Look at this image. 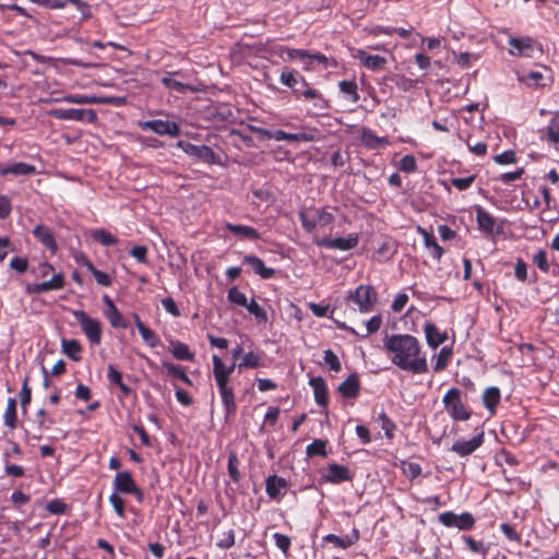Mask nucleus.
<instances>
[{
  "label": "nucleus",
  "mask_w": 559,
  "mask_h": 559,
  "mask_svg": "<svg viewBox=\"0 0 559 559\" xmlns=\"http://www.w3.org/2000/svg\"><path fill=\"white\" fill-rule=\"evenodd\" d=\"M383 347L390 361L399 369L423 374L428 372L429 365L420 341L412 334H391L383 338Z\"/></svg>",
  "instance_id": "1"
},
{
  "label": "nucleus",
  "mask_w": 559,
  "mask_h": 559,
  "mask_svg": "<svg viewBox=\"0 0 559 559\" xmlns=\"http://www.w3.org/2000/svg\"><path fill=\"white\" fill-rule=\"evenodd\" d=\"M212 362L213 376L216 381L226 415L233 414L236 412L237 405L234 390L228 385L229 376L226 374L224 370V362L217 355L212 356Z\"/></svg>",
  "instance_id": "2"
},
{
  "label": "nucleus",
  "mask_w": 559,
  "mask_h": 559,
  "mask_svg": "<svg viewBox=\"0 0 559 559\" xmlns=\"http://www.w3.org/2000/svg\"><path fill=\"white\" fill-rule=\"evenodd\" d=\"M442 404L448 415L455 421H466L472 412L463 402V393L457 388L449 389L442 397Z\"/></svg>",
  "instance_id": "3"
},
{
  "label": "nucleus",
  "mask_w": 559,
  "mask_h": 559,
  "mask_svg": "<svg viewBox=\"0 0 559 559\" xmlns=\"http://www.w3.org/2000/svg\"><path fill=\"white\" fill-rule=\"evenodd\" d=\"M378 300V294L374 287L370 285H359L354 290L348 292L346 296L347 304H353L359 312L368 313L373 310Z\"/></svg>",
  "instance_id": "4"
},
{
  "label": "nucleus",
  "mask_w": 559,
  "mask_h": 559,
  "mask_svg": "<svg viewBox=\"0 0 559 559\" xmlns=\"http://www.w3.org/2000/svg\"><path fill=\"white\" fill-rule=\"evenodd\" d=\"M71 313L80 324V328L88 342L92 345H99L103 336L102 322L98 319L90 317L83 310L74 309Z\"/></svg>",
  "instance_id": "5"
},
{
  "label": "nucleus",
  "mask_w": 559,
  "mask_h": 559,
  "mask_svg": "<svg viewBox=\"0 0 559 559\" xmlns=\"http://www.w3.org/2000/svg\"><path fill=\"white\" fill-rule=\"evenodd\" d=\"M177 146L192 157H197L206 164H219V156L206 145H195L187 141H179Z\"/></svg>",
  "instance_id": "6"
},
{
  "label": "nucleus",
  "mask_w": 559,
  "mask_h": 559,
  "mask_svg": "<svg viewBox=\"0 0 559 559\" xmlns=\"http://www.w3.org/2000/svg\"><path fill=\"white\" fill-rule=\"evenodd\" d=\"M49 115L60 120L87 121L95 122L97 114L94 109H76V108H56L49 111Z\"/></svg>",
  "instance_id": "7"
},
{
  "label": "nucleus",
  "mask_w": 559,
  "mask_h": 559,
  "mask_svg": "<svg viewBox=\"0 0 559 559\" xmlns=\"http://www.w3.org/2000/svg\"><path fill=\"white\" fill-rule=\"evenodd\" d=\"M114 488L117 493L132 495L138 501L143 500V493L136 486L128 471L118 472L114 478Z\"/></svg>",
  "instance_id": "8"
},
{
  "label": "nucleus",
  "mask_w": 559,
  "mask_h": 559,
  "mask_svg": "<svg viewBox=\"0 0 559 559\" xmlns=\"http://www.w3.org/2000/svg\"><path fill=\"white\" fill-rule=\"evenodd\" d=\"M509 52L515 57L533 58L536 51H542L539 45L531 37L510 38Z\"/></svg>",
  "instance_id": "9"
},
{
  "label": "nucleus",
  "mask_w": 559,
  "mask_h": 559,
  "mask_svg": "<svg viewBox=\"0 0 559 559\" xmlns=\"http://www.w3.org/2000/svg\"><path fill=\"white\" fill-rule=\"evenodd\" d=\"M142 130H150L158 135L178 136L180 127L177 122L169 120H147L139 123Z\"/></svg>",
  "instance_id": "10"
},
{
  "label": "nucleus",
  "mask_w": 559,
  "mask_h": 559,
  "mask_svg": "<svg viewBox=\"0 0 559 559\" xmlns=\"http://www.w3.org/2000/svg\"><path fill=\"white\" fill-rule=\"evenodd\" d=\"M318 247L325 249H335L347 251L354 249L358 245V236L348 235L347 237L321 238L316 241Z\"/></svg>",
  "instance_id": "11"
},
{
  "label": "nucleus",
  "mask_w": 559,
  "mask_h": 559,
  "mask_svg": "<svg viewBox=\"0 0 559 559\" xmlns=\"http://www.w3.org/2000/svg\"><path fill=\"white\" fill-rule=\"evenodd\" d=\"M280 82L283 85L292 88L293 94L296 96V98H300V94L304 91L299 90V84H301L304 87L308 85L306 79L298 71L289 68L283 69L280 76Z\"/></svg>",
  "instance_id": "12"
},
{
  "label": "nucleus",
  "mask_w": 559,
  "mask_h": 559,
  "mask_svg": "<svg viewBox=\"0 0 559 559\" xmlns=\"http://www.w3.org/2000/svg\"><path fill=\"white\" fill-rule=\"evenodd\" d=\"M352 57L359 60L361 64L371 71H381L386 64V59L378 55H370L364 49H354Z\"/></svg>",
  "instance_id": "13"
},
{
  "label": "nucleus",
  "mask_w": 559,
  "mask_h": 559,
  "mask_svg": "<svg viewBox=\"0 0 559 559\" xmlns=\"http://www.w3.org/2000/svg\"><path fill=\"white\" fill-rule=\"evenodd\" d=\"M64 278L61 273L55 274L49 281L43 283H34L26 285L27 294H43L49 290H58L63 288Z\"/></svg>",
  "instance_id": "14"
},
{
  "label": "nucleus",
  "mask_w": 559,
  "mask_h": 559,
  "mask_svg": "<svg viewBox=\"0 0 559 559\" xmlns=\"http://www.w3.org/2000/svg\"><path fill=\"white\" fill-rule=\"evenodd\" d=\"M484 443V431L473 437L471 440H457L451 447V451L460 456H467L475 452Z\"/></svg>",
  "instance_id": "15"
},
{
  "label": "nucleus",
  "mask_w": 559,
  "mask_h": 559,
  "mask_svg": "<svg viewBox=\"0 0 559 559\" xmlns=\"http://www.w3.org/2000/svg\"><path fill=\"white\" fill-rule=\"evenodd\" d=\"M317 133L318 131L312 128H302V131L296 133L276 130L275 141L312 142L317 139Z\"/></svg>",
  "instance_id": "16"
},
{
  "label": "nucleus",
  "mask_w": 559,
  "mask_h": 559,
  "mask_svg": "<svg viewBox=\"0 0 559 559\" xmlns=\"http://www.w3.org/2000/svg\"><path fill=\"white\" fill-rule=\"evenodd\" d=\"M288 488L286 479L277 475L269 476L265 480V490L271 499L280 500Z\"/></svg>",
  "instance_id": "17"
},
{
  "label": "nucleus",
  "mask_w": 559,
  "mask_h": 559,
  "mask_svg": "<svg viewBox=\"0 0 559 559\" xmlns=\"http://www.w3.org/2000/svg\"><path fill=\"white\" fill-rule=\"evenodd\" d=\"M324 479L332 484H340L343 481H347L352 479V474L349 469L336 463H331L328 465L326 472L323 475Z\"/></svg>",
  "instance_id": "18"
},
{
  "label": "nucleus",
  "mask_w": 559,
  "mask_h": 559,
  "mask_svg": "<svg viewBox=\"0 0 559 559\" xmlns=\"http://www.w3.org/2000/svg\"><path fill=\"white\" fill-rule=\"evenodd\" d=\"M36 174V167L34 165L19 162L9 165L0 164L1 176H32Z\"/></svg>",
  "instance_id": "19"
},
{
  "label": "nucleus",
  "mask_w": 559,
  "mask_h": 559,
  "mask_svg": "<svg viewBox=\"0 0 559 559\" xmlns=\"http://www.w3.org/2000/svg\"><path fill=\"white\" fill-rule=\"evenodd\" d=\"M340 394L345 399H355L360 392V380L357 373L349 374L340 385Z\"/></svg>",
  "instance_id": "20"
},
{
  "label": "nucleus",
  "mask_w": 559,
  "mask_h": 559,
  "mask_svg": "<svg viewBox=\"0 0 559 559\" xmlns=\"http://www.w3.org/2000/svg\"><path fill=\"white\" fill-rule=\"evenodd\" d=\"M34 237L45 246L51 253H56L58 245L55 236L49 227L44 225H37L33 230Z\"/></svg>",
  "instance_id": "21"
},
{
  "label": "nucleus",
  "mask_w": 559,
  "mask_h": 559,
  "mask_svg": "<svg viewBox=\"0 0 559 559\" xmlns=\"http://www.w3.org/2000/svg\"><path fill=\"white\" fill-rule=\"evenodd\" d=\"M211 534L212 539L215 540V544L219 548H230L235 544V534L231 528L227 526H216Z\"/></svg>",
  "instance_id": "22"
},
{
  "label": "nucleus",
  "mask_w": 559,
  "mask_h": 559,
  "mask_svg": "<svg viewBox=\"0 0 559 559\" xmlns=\"http://www.w3.org/2000/svg\"><path fill=\"white\" fill-rule=\"evenodd\" d=\"M424 332L427 345L432 349L438 348L441 344H443L448 340L447 333L439 332L438 328L431 323L426 322L424 325Z\"/></svg>",
  "instance_id": "23"
},
{
  "label": "nucleus",
  "mask_w": 559,
  "mask_h": 559,
  "mask_svg": "<svg viewBox=\"0 0 559 559\" xmlns=\"http://www.w3.org/2000/svg\"><path fill=\"white\" fill-rule=\"evenodd\" d=\"M243 263L249 265L251 270L261 278L267 280L273 277L275 271L272 267H266L264 262L257 255H245Z\"/></svg>",
  "instance_id": "24"
},
{
  "label": "nucleus",
  "mask_w": 559,
  "mask_h": 559,
  "mask_svg": "<svg viewBox=\"0 0 559 559\" xmlns=\"http://www.w3.org/2000/svg\"><path fill=\"white\" fill-rule=\"evenodd\" d=\"M309 384L313 389L314 400L318 405L326 406L329 402V392L325 381L321 377H314L309 380Z\"/></svg>",
  "instance_id": "25"
},
{
  "label": "nucleus",
  "mask_w": 559,
  "mask_h": 559,
  "mask_svg": "<svg viewBox=\"0 0 559 559\" xmlns=\"http://www.w3.org/2000/svg\"><path fill=\"white\" fill-rule=\"evenodd\" d=\"M417 233L421 235L425 247L430 251V255L435 260H440L443 254V249L438 245L435 236L428 233L424 227L417 226Z\"/></svg>",
  "instance_id": "26"
},
{
  "label": "nucleus",
  "mask_w": 559,
  "mask_h": 559,
  "mask_svg": "<svg viewBox=\"0 0 559 559\" xmlns=\"http://www.w3.org/2000/svg\"><path fill=\"white\" fill-rule=\"evenodd\" d=\"M359 538V532L356 528H353L350 534L345 536H338L334 534H329L323 537V540L332 543L335 547L346 549L347 547L355 544Z\"/></svg>",
  "instance_id": "27"
},
{
  "label": "nucleus",
  "mask_w": 559,
  "mask_h": 559,
  "mask_svg": "<svg viewBox=\"0 0 559 559\" xmlns=\"http://www.w3.org/2000/svg\"><path fill=\"white\" fill-rule=\"evenodd\" d=\"M300 98L312 102L313 108L317 110H324L329 108L328 100L322 96V94L318 90L311 87L309 84L300 94Z\"/></svg>",
  "instance_id": "28"
},
{
  "label": "nucleus",
  "mask_w": 559,
  "mask_h": 559,
  "mask_svg": "<svg viewBox=\"0 0 559 559\" xmlns=\"http://www.w3.org/2000/svg\"><path fill=\"white\" fill-rule=\"evenodd\" d=\"M337 326L342 330L348 331L353 334L358 335V333L350 326L346 325L344 322H336ZM382 325V317L381 316H373L366 322V333L359 334L360 337L365 338L369 334H373L380 330Z\"/></svg>",
  "instance_id": "29"
},
{
  "label": "nucleus",
  "mask_w": 559,
  "mask_h": 559,
  "mask_svg": "<svg viewBox=\"0 0 559 559\" xmlns=\"http://www.w3.org/2000/svg\"><path fill=\"white\" fill-rule=\"evenodd\" d=\"M484 406L488 409L491 416L496 414L497 405L500 403L501 393L497 386L487 388L481 396Z\"/></svg>",
  "instance_id": "30"
},
{
  "label": "nucleus",
  "mask_w": 559,
  "mask_h": 559,
  "mask_svg": "<svg viewBox=\"0 0 559 559\" xmlns=\"http://www.w3.org/2000/svg\"><path fill=\"white\" fill-rule=\"evenodd\" d=\"M361 142L362 144L371 150H377L389 144L386 138L378 136L371 129L364 128L361 132Z\"/></svg>",
  "instance_id": "31"
},
{
  "label": "nucleus",
  "mask_w": 559,
  "mask_h": 559,
  "mask_svg": "<svg viewBox=\"0 0 559 559\" xmlns=\"http://www.w3.org/2000/svg\"><path fill=\"white\" fill-rule=\"evenodd\" d=\"M61 348L64 355H67L73 361H80L82 359V345L74 338H62Z\"/></svg>",
  "instance_id": "32"
},
{
  "label": "nucleus",
  "mask_w": 559,
  "mask_h": 559,
  "mask_svg": "<svg viewBox=\"0 0 559 559\" xmlns=\"http://www.w3.org/2000/svg\"><path fill=\"white\" fill-rule=\"evenodd\" d=\"M476 221L483 231L492 233L495 230L496 218L481 206L476 209Z\"/></svg>",
  "instance_id": "33"
},
{
  "label": "nucleus",
  "mask_w": 559,
  "mask_h": 559,
  "mask_svg": "<svg viewBox=\"0 0 559 559\" xmlns=\"http://www.w3.org/2000/svg\"><path fill=\"white\" fill-rule=\"evenodd\" d=\"M225 228L234 235H239L250 240L260 239L258 230L250 226L226 223Z\"/></svg>",
  "instance_id": "34"
},
{
  "label": "nucleus",
  "mask_w": 559,
  "mask_h": 559,
  "mask_svg": "<svg viewBox=\"0 0 559 559\" xmlns=\"http://www.w3.org/2000/svg\"><path fill=\"white\" fill-rule=\"evenodd\" d=\"M170 353L179 360L192 361L194 359V354L189 346L179 341L170 342Z\"/></svg>",
  "instance_id": "35"
},
{
  "label": "nucleus",
  "mask_w": 559,
  "mask_h": 559,
  "mask_svg": "<svg viewBox=\"0 0 559 559\" xmlns=\"http://www.w3.org/2000/svg\"><path fill=\"white\" fill-rule=\"evenodd\" d=\"M441 524H474V518L469 513H463L457 516L453 512H444L439 515Z\"/></svg>",
  "instance_id": "36"
},
{
  "label": "nucleus",
  "mask_w": 559,
  "mask_h": 559,
  "mask_svg": "<svg viewBox=\"0 0 559 559\" xmlns=\"http://www.w3.org/2000/svg\"><path fill=\"white\" fill-rule=\"evenodd\" d=\"M83 265L93 274L96 282L105 287H109L112 284V278L109 274L97 270L92 262H90L86 258L83 259Z\"/></svg>",
  "instance_id": "37"
},
{
  "label": "nucleus",
  "mask_w": 559,
  "mask_h": 559,
  "mask_svg": "<svg viewBox=\"0 0 559 559\" xmlns=\"http://www.w3.org/2000/svg\"><path fill=\"white\" fill-rule=\"evenodd\" d=\"M162 367L166 370L168 376L179 379L188 385L192 384L190 378L187 376L185 369L181 366L169 361H163Z\"/></svg>",
  "instance_id": "38"
},
{
  "label": "nucleus",
  "mask_w": 559,
  "mask_h": 559,
  "mask_svg": "<svg viewBox=\"0 0 559 559\" xmlns=\"http://www.w3.org/2000/svg\"><path fill=\"white\" fill-rule=\"evenodd\" d=\"M3 421L11 429L16 427V400L14 397L8 399Z\"/></svg>",
  "instance_id": "39"
},
{
  "label": "nucleus",
  "mask_w": 559,
  "mask_h": 559,
  "mask_svg": "<svg viewBox=\"0 0 559 559\" xmlns=\"http://www.w3.org/2000/svg\"><path fill=\"white\" fill-rule=\"evenodd\" d=\"M452 356V348L451 347H442L438 354L433 356L435 365H433V371L439 372L447 368L449 360Z\"/></svg>",
  "instance_id": "40"
},
{
  "label": "nucleus",
  "mask_w": 559,
  "mask_h": 559,
  "mask_svg": "<svg viewBox=\"0 0 559 559\" xmlns=\"http://www.w3.org/2000/svg\"><path fill=\"white\" fill-rule=\"evenodd\" d=\"M278 56L283 60H285V61L300 59L301 61H304L306 63V59L309 56V51H306V50H302V49H294V48H288V47H281Z\"/></svg>",
  "instance_id": "41"
},
{
  "label": "nucleus",
  "mask_w": 559,
  "mask_h": 559,
  "mask_svg": "<svg viewBox=\"0 0 559 559\" xmlns=\"http://www.w3.org/2000/svg\"><path fill=\"white\" fill-rule=\"evenodd\" d=\"M105 316L109 320L112 328H115V329H118V328L127 329L128 328L127 321L123 319L122 314L120 313V311L118 310V308L116 306H112L110 309H106Z\"/></svg>",
  "instance_id": "42"
},
{
  "label": "nucleus",
  "mask_w": 559,
  "mask_h": 559,
  "mask_svg": "<svg viewBox=\"0 0 559 559\" xmlns=\"http://www.w3.org/2000/svg\"><path fill=\"white\" fill-rule=\"evenodd\" d=\"M92 238L103 246H115L118 243V238L103 228L93 230Z\"/></svg>",
  "instance_id": "43"
},
{
  "label": "nucleus",
  "mask_w": 559,
  "mask_h": 559,
  "mask_svg": "<svg viewBox=\"0 0 559 559\" xmlns=\"http://www.w3.org/2000/svg\"><path fill=\"white\" fill-rule=\"evenodd\" d=\"M340 91L348 96L352 103H357L359 100V94L357 92V83L355 81H341L338 83Z\"/></svg>",
  "instance_id": "44"
},
{
  "label": "nucleus",
  "mask_w": 559,
  "mask_h": 559,
  "mask_svg": "<svg viewBox=\"0 0 559 559\" xmlns=\"http://www.w3.org/2000/svg\"><path fill=\"white\" fill-rule=\"evenodd\" d=\"M61 102L69 104H97L100 103V99L96 96H87V95H79V94H69L64 95Z\"/></svg>",
  "instance_id": "45"
},
{
  "label": "nucleus",
  "mask_w": 559,
  "mask_h": 559,
  "mask_svg": "<svg viewBox=\"0 0 559 559\" xmlns=\"http://www.w3.org/2000/svg\"><path fill=\"white\" fill-rule=\"evenodd\" d=\"M138 331L147 346H150V347L157 346L159 340L154 331H152L145 324H139Z\"/></svg>",
  "instance_id": "46"
},
{
  "label": "nucleus",
  "mask_w": 559,
  "mask_h": 559,
  "mask_svg": "<svg viewBox=\"0 0 559 559\" xmlns=\"http://www.w3.org/2000/svg\"><path fill=\"white\" fill-rule=\"evenodd\" d=\"M547 139L552 143L559 142V112H555L548 127Z\"/></svg>",
  "instance_id": "47"
},
{
  "label": "nucleus",
  "mask_w": 559,
  "mask_h": 559,
  "mask_svg": "<svg viewBox=\"0 0 559 559\" xmlns=\"http://www.w3.org/2000/svg\"><path fill=\"white\" fill-rule=\"evenodd\" d=\"M328 441L322 439H316L313 442L307 445V454L309 456L320 455V456H326V447Z\"/></svg>",
  "instance_id": "48"
},
{
  "label": "nucleus",
  "mask_w": 559,
  "mask_h": 559,
  "mask_svg": "<svg viewBox=\"0 0 559 559\" xmlns=\"http://www.w3.org/2000/svg\"><path fill=\"white\" fill-rule=\"evenodd\" d=\"M261 365V356L254 352H249L243 355L241 362L238 365L241 368H257Z\"/></svg>",
  "instance_id": "49"
},
{
  "label": "nucleus",
  "mask_w": 559,
  "mask_h": 559,
  "mask_svg": "<svg viewBox=\"0 0 559 559\" xmlns=\"http://www.w3.org/2000/svg\"><path fill=\"white\" fill-rule=\"evenodd\" d=\"M67 3H73L75 4L79 9L83 8L84 10H82V13L84 16H86L87 14L85 13V11L88 12V7L86 4H84L83 2H81L80 0H49V3L47 5V8L49 9H62L67 5Z\"/></svg>",
  "instance_id": "50"
},
{
  "label": "nucleus",
  "mask_w": 559,
  "mask_h": 559,
  "mask_svg": "<svg viewBox=\"0 0 559 559\" xmlns=\"http://www.w3.org/2000/svg\"><path fill=\"white\" fill-rule=\"evenodd\" d=\"M378 421L381 425V428L384 430V433L388 438H393V431L395 430V424L393 420L385 414V412H381L378 415Z\"/></svg>",
  "instance_id": "51"
},
{
  "label": "nucleus",
  "mask_w": 559,
  "mask_h": 559,
  "mask_svg": "<svg viewBox=\"0 0 559 559\" xmlns=\"http://www.w3.org/2000/svg\"><path fill=\"white\" fill-rule=\"evenodd\" d=\"M246 308L251 314H253L255 317V319L259 322H266V320H267L266 311L260 305H258L254 299H252L250 302H248Z\"/></svg>",
  "instance_id": "52"
},
{
  "label": "nucleus",
  "mask_w": 559,
  "mask_h": 559,
  "mask_svg": "<svg viewBox=\"0 0 559 559\" xmlns=\"http://www.w3.org/2000/svg\"><path fill=\"white\" fill-rule=\"evenodd\" d=\"M323 359H324V362L329 366L330 370H332L334 372L341 371V369H342L341 361L333 350H331V349L324 350Z\"/></svg>",
  "instance_id": "53"
},
{
  "label": "nucleus",
  "mask_w": 559,
  "mask_h": 559,
  "mask_svg": "<svg viewBox=\"0 0 559 559\" xmlns=\"http://www.w3.org/2000/svg\"><path fill=\"white\" fill-rule=\"evenodd\" d=\"M227 298L230 302L241 307H246L248 304L246 295L242 292H240L237 287H231L228 290Z\"/></svg>",
  "instance_id": "54"
},
{
  "label": "nucleus",
  "mask_w": 559,
  "mask_h": 559,
  "mask_svg": "<svg viewBox=\"0 0 559 559\" xmlns=\"http://www.w3.org/2000/svg\"><path fill=\"white\" fill-rule=\"evenodd\" d=\"M162 83H163L166 87H168V88H170V90H174V91H176V92H179V93H182V92H185L187 88H189V86H188L187 84H183V83H181V82H179V81L175 80V79L173 78V75H170V74H168V75L164 76V78L162 79Z\"/></svg>",
  "instance_id": "55"
},
{
  "label": "nucleus",
  "mask_w": 559,
  "mask_h": 559,
  "mask_svg": "<svg viewBox=\"0 0 559 559\" xmlns=\"http://www.w3.org/2000/svg\"><path fill=\"white\" fill-rule=\"evenodd\" d=\"M475 179V175H471L464 178H452L451 185L454 186L457 190L464 191L467 190L474 183Z\"/></svg>",
  "instance_id": "56"
},
{
  "label": "nucleus",
  "mask_w": 559,
  "mask_h": 559,
  "mask_svg": "<svg viewBox=\"0 0 559 559\" xmlns=\"http://www.w3.org/2000/svg\"><path fill=\"white\" fill-rule=\"evenodd\" d=\"M238 464H239V461H238L236 454L231 453L229 455V457H228V473H229L230 478L235 483H238L239 479H240V473L238 471Z\"/></svg>",
  "instance_id": "57"
},
{
  "label": "nucleus",
  "mask_w": 559,
  "mask_h": 559,
  "mask_svg": "<svg viewBox=\"0 0 559 559\" xmlns=\"http://www.w3.org/2000/svg\"><path fill=\"white\" fill-rule=\"evenodd\" d=\"M533 262L538 266L540 271L545 273L549 271V263L545 250H538L533 257Z\"/></svg>",
  "instance_id": "58"
},
{
  "label": "nucleus",
  "mask_w": 559,
  "mask_h": 559,
  "mask_svg": "<svg viewBox=\"0 0 559 559\" xmlns=\"http://www.w3.org/2000/svg\"><path fill=\"white\" fill-rule=\"evenodd\" d=\"M31 399H32V391H31V388L28 386V378L26 377L23 381L22 390L20 392L21 406L24 411H25L26 406L31 403Z\"/></svg>",
  "instance_id": "59"
},
{
  "label": "nucleus",
  "mask_w": 559,
  "mask_h": 559,
  "mask_svg": "<svg viewBox=\"0 0 559 559\" xmlns=\"http://www.w3.org/2000/svg\"><path fill=\"white\" fill-rule=\"evenodd\" d=\"M417 168L416 159L413 155H405L400 160V169L404 173H413Z\"/></svg>",
  "instance_id": "60"
},
{
  "label": "nucleus",
  "mask_w": 559,
  "mask_h": 559,
  "mask_svg": "<svg viewBox=\"0 0 559 559\" xmlns=\"http://www.w3.org/2000/svg\"><path fill=\"white\" fill-rule=\"evenodd\" d=\"M403 472L404 474L414 479L421 474V467L419 464L414 462H403Z\"/></svg>",
  "instance_id": "61"
},
{
  "label": "nucleus",
  "mask_w": 559,
  "mask_h": 559,
  "mask_svg": "<svg viewBox=\"0 0 559 559\" xmlns=\"http://www.w3.org/2000/svg\"><path fill=\"white\" fill-rule=\"evenodd\" d=\"M524 174V169L523 168H518L516 170L514 171H510V173H504V174H501L499 175V177L497 178L499 181H501L502 183H510L512 181H515L518 179H520Z\"/></svg>",
  "instance_id": "62"
},
{
  "label": "nucleus",
  "mask_w": 559,
  "mask_h": 559,
  "mask_svg": "<svg viewBox=\"0 0 559 559\" xmlns=\"http://www.w3.org/2000/svg\"><path fill=\"white\" fill-rule=\"evenodd\" d=\"M162 305H163L164 309L168 313H170L173 317L178 318L181 316L179 308H178L176 301L174 300V298L167 297V298L162 299Z\"/></svg>",
  "instance_id": "63"
},
{
  "label": "nucleus",
  "mask_w": 559,
  "mask_h": 559,
  "mask_svg": "<svg viewBox=\"0 0 559 559\" xmlns=\"http://www.w3.org/2000/svg\"><path fill=\"white\" fill-rule=\"evenodd\" d=\"M316 217L321 226H328L334 222V216L323 209L316 210Z\"/></svg>",
  "instance_id": "64"
}]
</instances>
